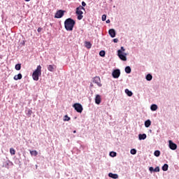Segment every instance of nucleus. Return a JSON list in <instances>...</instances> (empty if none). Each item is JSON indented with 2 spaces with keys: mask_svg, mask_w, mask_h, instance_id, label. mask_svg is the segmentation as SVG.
Segmentation results:
<instances>
[{
  "mask_svg": "<svg viewBox=\"0 0 179 179\" xmlns=\"http://www.w3.org/2000/svg\"><path fill=\"white\" fill-rule=\"evenodd\" d=\"M76 23L75 20L72 18L66 19L64 22V27L66 30H67V31H72Z\"/></svg>",
  "mask_w": 179,
  "mask_h": 179,
  "instance_id": "1",
  "label": "nucleus"
},
{
  "mask_svg": "<svg viewBox=\"0 0 179 179\" xmlns=\"http://www.w3.org/2000/svg\"><path fill=\"white\" fill-rule=\"evenodd\" d=\"M41 76V66L38 65L36 69L34 71L32 74V78L34 80H38V78Z\"/></svg>",
  "mask_w": 179,
  "mask_h": 179,
  "instance_id": "2",
  "label": "nucleus"
},
{
  "mask_svg": "<svg viewBox=\"0 0 179 179\" xmlns=\"http://www.w3.org/2000/svg\"><path fill=\"white\" fill-rule=\"evenodd\" d=\"M82 10H85V7H83L82 6H79L76 8V13L78 15L77 18L78 20H82L83 19V11H82Z\"/></svg>",
  "mask_w": 179,
  "mask_h": 179,
  "instance_id": "3",
  "label": "nucleus"
},
{
  "mask_svg": "<svg viewBox=\"0 0 179 179\" xmlns=\"http://www.w3.org/2000/svg\"><path fill=\"white\" fill-rule=\"evenodd\" d=\"M73 107L77 111V113H82L83 111V107L80 103H74Z\"/></svg>",
  "mask_w": 179,
  "mask_h": 179,
  "instance_id": "4",
  "label": "nucleus"
},
{
  "mask_svg": "<svg viewBox=\"0 0 179 179\" xmlns=\"http://www.w3.org/2000/svg\"><path fill=\"white\" fill-rule=\"evenodd\" d=\"M117 55L122 61H127V54H124L122 50L117 51Z\"/></svg>",
  "mask_w": 179,
  "mask_h": 179,
  "instance_id": "5",
  "label": "nucleus"
},
{
  "mask_svg": "<svg viewBox=\"0 0 179 179\" xmlns=\"http://www.w3.org/2000/svg\"><path fill=\"white\" fill-rule=\"evenodd\" d=\"M64 13H65L64 10H59L57 11V13L55 15V17L56 19H61V17H62V16H64Z\"/></svg>",
  "mask_w": 179,
  "mask_h": 179,
  "instance_id": "6",
  "label": "nucleus"
},
{
  "mask_svg": "<svg viewBox=\"0 0 179 179\" xmlns=\"http://www.w3.org/2000/svg\"><path fill=\"white\" fill-rule=\"evenodd\" d=\"M120 75H121V71H120V69L114 70L112 73V76L115 79H118V78H120Z\"/></svg>",
  "mask_w": 179,
  "mask_h": 179,
  "instance_id": "7",
  "label": "nucleus"
},
{
  "mask_svg": "<svg viewBox=\"0 0 179 179\" xmlns=\"http://www.w3.org/2000/svg\"><path fill=\"white\" fill-rule=\"evenodd\" d=\"M93 83H96L99 87H101V80L100 79V77H94L93 79Z\"/></svg>",
  "mask_w": 179,
  "mask_h": 179,
  "instance_id": "8",
  "label": "nucleus"
},
{
  "mask_svg": "<svg viewBox=\"0 0 179 179\" xmlns=\"http://www.w3.org/2000/svg\"><path fill=\"white\" fill-rule=\"evenodd\" d=\"M169 146L171 149V150H176V149H177V144L174 143L173 141L169 140Z\"/></svg>",
  "mask_w": 179,
  "mask_h": 179,
  "instance_id": "9",
  "label": "nucleus"
},
{
  "mask_svg": "<svg viewBox=\"0 0 179 179\" xmlns=\"http://www.w3.org/2000/svg\"><path fill=\"white\" fill-rule=\"evenodd\" d=\"M55 69H57V66L52 64V65H48V70L50 71V72H54V70Z\"/></svg>",
  "mask_w": 179,
  "mask_h": 179,
  "instance_id": "10",
  "label": "nucleus"
},
{
  "mask_svg": "<svg viewBox=\"0 0 179 179\" xmlns=\"http://www.w3.org/2000/svg\"><path fill=\"white\" fill-rule=\"evenodd\" d=\"M95 103L96 104H100V103H101V96L99 94L96 95Z\"/></svg>",
  "mask_w": 179,
  "mask_h": 179,
  "instance_id": "11",
  "label": "nucleus"
},
{
  "mask_svg": "<svg viewBox=\"0 0 179 179\" xmlns=\"http://www.w3.org/2000/svg\"><path fill=\"white\" fill-rule=\"evenodd\" d=\"M109 34L112 38H114V37H115V30L113 29H109Z\"/></svg>",
  "mask_w": 179,
  "mask_h": 179,
  "instance_id": "12",
  "label": "nucleus"
},
{
  "mask_svg": "<svg viewBox=\"0 0 179 179\" xmlns=\"http://www.w3.org/2000/svg\"><path fill=\"white\" fill-rule=\"evenodd\" d=\"M108 177H110V178L117 179V178H118V174L109 173H108Z\"/></svg>",
  "mask_w": 179,
  "mask_h": 179,
  "instance_id": "13",
  "label": "nucleus"
},
{
  "mask_svg": "<svg viewBox=\"0 0 179 179\" xmlns=\"http://www.w3.org/2000/svg\"><path fill=\"white\" fill-rule=\"evenodd\" d=\"M23 76H22V73H18L17 75H15L13 78L14 80H19L22 79Z\"/></svg>",
  "mask_w": 179,
  "mask_h": 179,
  "instance_id": "14",
  "label": "nucleus"
},
{
  "mask_svg": "<svg viewBox=\"0 0 179 179\" xmlns=\"http://www.w3.org/2000/svg\"><path fill=\"white\" fill-rule=\"evenodd\" d=\"M151 124H152V122L150 121V120H148L145 122V127L146 128H149V127H150Z\"/></svg>",
  "mask_w": 179,
  "mask_h": 179,
  "instance_id": "15",
  "label": "nucleus"
},
{
  "mask_svg": "<svg viewBox=\"0 0 179 179\" xmlns=\"http://www.w3.org/2000/svg\"><path fill=\"white\" fill-rule=\"evenodd\" d=\"M138 138L140 141H145V139L146 138V134H139L138 135Z\"/></svg>",
  "mask_w": 179,
  "mask_h": 179,
  "instance_id": "16",
  "label": "nucleus"
},
{
  "mask_svg": "<svg viewBox=\"0 0 179 179\" xmlns=\"http://www.w3.org/2000/svg\"><path fill=\"white\" fill-rule=\"evenodd\" d=\"M125 93L127 94V96H129V97L132 96L133 93H132V92L129 91V90L126 89Z\"/></svg>",
  "mask_w": 179,
  "mask_h": 179,
  "instance_id": "17",
  "label": "nucleus"
},
{
  "mask_svg": "<svg viewBox=\"0 0 179 179\" xmlns=\"http://www.w3.org/2000/svg\"><path fill=\"white\" fill-rule=\"evenodd\" d=\"M162 170L163 171H167L169 170V164H165L163 166H162Z\"/></svg>",
  "mask_w": 179,
  "mask_h": 179,
  "instance_id": "18",
  "label": "nucleus"
},
{
  "mask_svg": "<svg viewBox=\"0 0 179 179\" xmlns=\"http://www.w3.org/2000/svg\"><path fill=\"white\" fill-rule=\"evenodd\" d=\"M152 111H156L157 110V105L156 104H152L150 107Z\"/></svg>",
  "mask_w": 179,
  "mask_h": 179,
  "instance_id": "19",
  "label": "nucleus"
},
{
  "mask_svg": "<svg viewBox=\"0 0 179 179\" xmlns=\"http://www.w3.org/2000/svg\"><path fill=\"white\" fill-rule=\"evenodd\" d=\"M85 47H86V48H88V49L92 48V43L90 42L86 41Z\"/></svg>",
  "mask_w": 179,
  "mask_h": 179,
  "instance_id": "20",
  "label": "nucleus"
},
{
  "mask_svg": "<svg viewBox=\"0 0 179 179\" xmlns=\"http://www.w3.org/2000/svg\"><path fill=\"white\" fill-rule=\"evenodd\" d=\"M30 154L31 156H37V155H38V152H37L36 150H32L30 151Z\"/></svg>",
  "mask_w": 179,
  "mask_h": 179,
  "instance_id": "21",
  "label": "nucleus"
},
{
  "mask_svg": "<svg viewBox=\"0 0 179 179\" xmlns=\"http://www.w3.org/2000/svg\"><path fill=\"white\" fill-rule=\"evenodd\" d=\"M21 69H22V64H17L15 65L16 71H20Z\"/></svg>",
  "mask_w": 179,
  "mask_h": 179,
  "instance_id": "22",
  "label": "nucleus"
},
{
  "mask_svg": "<svg viewBox=\"0 0 179 179\" xmlns=\"http://www.w3.org/2000/svg\"><path fill=\"white\" fill-rule=\"evenodd\" d=\"M125 72H126V73H131V67L130 66H127L125 68Z\"/></svg>",
  "mask_w": 179,
  "mask_h": 179,
  "instance_id": "23",
  "label": "nucleus"
},
{
  "mask_svg": "<svg viewBox=\"0 0 179 179\" xmlns=\"http://www.w3.org/2000/svg\"><path fill=\"white\" fill-rule=\"evenodd\" d=\"M155 156H156V157H159V156H160V151L159 150H155L154 152Z\"/></svg>",
  "mask_w": 179,
  "mask_h": 179,
  "instance_id": "24",
  "label": "nucleus"
},
{
  "mask_svg": "<svg viewBox=\"0 0 179 179\" xmlns=\"http://www.w3.org/2000/svg\"><path fill=\"white\" fill-rule=\"evenodd\" d=\"M152 74H148L147 76H146V79L148 80H151L152 79Z\"/></svg>",
  "mask_w": 179,
  "mask_h": 179,
  "instance_id": "25",
  "label": "nucleus"
},
{
  "mask_svg": "<svg viewBox=\"0 0 179 179\" xmlns=\"http://www.w3.org/2000/svg\"><path fill=\"white\" fill-rule=\"evenodd\" d=\"M71 120V117H69L68 116V115H66L64 117V121H70Z\"/></svg>",
  "mask_w": 179,
  "mask_h": 179,
  "instance_id": "26",
  "label": "nucleus"
},
{
  "mask_svg": "<svg viewBox=\"0 0 179 179\" xmlns=\"http://www.w3.org/2000/svg\"><path fill=\"white\" fill-rule=\"evenodd\" d=\"M99 55L100 57H105L106 55V52L104 50H101L100 52H99Z\"/></svg>",
  "mask_w": 179,
  "mask_h": 179,
  "instance_id": "27",
  "label": "nucleus"
},
{
  "mask_svg": "<svg viewBox=\"0 0 179 179\" xmlns=\"http://www.w3.org/2000/svg\"><path fill=\"white\" fill-rule=\"evenodd\" d=\"M10 155H15L16 151L13 148H10Z\"/></svg>",
  "mask_w": 179,
  "mask_h": 179,
  "instance_id": "28",
  "label": "nucleus"
},
{
  "mask_svg": "<svg viewBox=\"0 0 179 179\" xmlns=\"http://www.w3.org/2000/svg\"><path fill=\"white\" fill-rule=\"evenodd\" d=\"M110 156H111V157H115V156H117V152H110Z\"/></svg>",
  "mask_w": 179,
  "mask_h": 179,
  "instance_id": "29",
  "label": "nucleus"
},
{
  "mask_svg": "<svg viewBox=\"0 0 179 179\" xmlns=\"http://www.w3.org/2000/svg\"><path fill=\"white\" fill-rule=\"evenodd\" d=\"M130 153L131 155H136V150L135 149H131Z\"/></svg>",
  "mask_w": 179,
  "mask_h": 179,
  "instance_id": "30",
  "label": "nucleus"
},
{
  "mask_svg": "<svg viewBox=\"0 0 179 179\" xmlns=\"http://www.w3.org/2000/svg\"><path fill=\"white\" fill-rule=\"evenodd\" d=\"M159 171H160V168L159 166H157L155 169H154V172L155 173H159Z\"/></svg>",
  "mask_w": 179,
  "mask_h": 179,
  "instance_id": "31",
  "label": "nucleus"
},
{
  "mask_svg": "<svg viewBox=\"0 0 179 179\" xmlns=\"http://www.w3.org/2000/svg\"><path fill=\"white\" fill-rule=\"evenodd\" d=\"M106 19H107V15H102V21L103 22H106Z\"/></svg>",
  "mask_w": 179,
  "mask_h": 179,
  "instance_id": "32",
  "label": "nucleus"
},
{
  "mask_svg": "<svg viewBox=\"0 0 179 179\" xmlns=\"http://www.w3.org/2000/svg\"><path fill=\"white\" fill-rule=\"evenodd\" d=\"M31 114H33V111L31 110H29L28 113H27V115H29L30 117L31 115Z\"/></svg>",
  "mask_w": 179,
  "mask_h": 179,
  "instance_id": "33",
  "label": "nucleus"
},
{
  "mask_svg": "<svg viewBox=\"0 0 179 179\" xmlns=\"http://www.w3.org/2000/svg\"><path fill=\"white\" fill-rule=\"evenodd\" d=\"M42 30H43V28L41 27L38 28V33H41Z\"/></svg>",
  "mask_w": 179,
  "mask_h": 179,
  "instance_id": "34",
  "label": "nucleus"
},
{
  "mask_svg": "<svg viewBox=\"0 0 179 179\" xmlns=\"http://www.w3.org/2000/svg\"><path fill=\"white\" fill-rule=\"evenodd\" d=\"M149 171H151V172L155 171V169H153V167L151 166V167L149 168Z\"/></svg>",
  "mask_w": 179,
  "mask_h": 179,
  "instance_id": "35",
  "label": "nucleus"
},
{
  "mask_svg": "<svg viewBox=\"0 0 179 179\" xmlns=\"http://www.w3.org/2000/svg\"><path fill=\"white\" fill-rule=\"evenodd\" d=\"M120 51H122V52H124V51H125V48H124V47L122 46Z\"/></svg>",
  "mask_w": 179,
  "mask_h": 179,
  "instance_id": "36",
  "label": "nucleus"
},
{
  "mask_svg": "<svg viewBox=\"0 0 179 179\" xmlns=\"http://www.w3.org/2000/svg\"><path fill=\"white\" fill-rule=\"evenodd\" d=\"M82 6H83H83H86V3L85 1H83L82 2Z\"/></svg>",
  "mask_w": 179,
  "mask_h": 179,
  "instance_id": "37",
  "label": "nucleus"
},
{
  "mask_svg": "<svg viewBox=\"0 0 179 179\" xmlns=\"http://www.w3.org/2000/svg\"><path fill=\"white\" fill-rule=\"evenodd\" d=\"M113 42H115V43H118V39L114 38V39H113Z\"/></svg>",
  "mask_w": 179,
  "mask_h": 179,
  "instance_id": "38",
  "label": "nucleus"
},
{
  "mask_svg": "<svg viewBox=\"0 0 179 179\" xmlns=\"http://www.w3.org/2000/svg\"><path fill=\"white\" fill-rule=\"evenodd\" d=\"M106 23H110V20H106Z\"/></svg>",
  "mask_w": 179,
  "mask_h": 179,
  "instance_id": "39",
  "label": "nucleus"
},
{
  "mask_svg": "<svg viewBox=\"0 0 179 179\" xmlns=\"http://www.w3.org/2000/svg\"><path fill=\"white\" fill-rule=\"evenodd\" d=\"M26 2H29L30 0H24Z\"/></svg>",
  "mask_w": 179,
  "mask_h": 179,
  "instance_id": "40",
  "label": "nucleus"
},
{
  "mask_svg": "<svg viewBox=\"0 0 179 179\" xmlns=\"http://www.w3.org/2000/svg\"><path fill=\"white\" fill-rule=\"evenodd\" d=\"M73 134H76V130L73 131Z\"/></svg>",
  "mask_w": 179,
  "mask_h": 179,
  "instance_id": "41",
  "label": "nucleus"
}]
</instances>
